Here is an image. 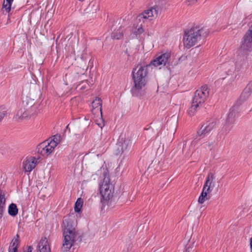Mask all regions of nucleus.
I'll return each instance as SVG.
<instances>
[{"label":"nucleus","instance_id":"36","mask_svg":"<svg viewBox=\"0 0 252 252\" xmlns=\"http://www.w3.org/2000/svg\"><path fill=\"white\" fill-rule=\"evenodd\" d=\"M5 115V111H0V122L2 120Z\"/></svg>","mask_w":252,"mask_h":252},{"label":"nucleus","instance_id":"17","mask_svg":"<svg viewBox=\"0 0 252 252\" xmlns=\"http://www.w3.org/2000/svg\"><path fill=\"white\" fill-rule=\"evenodd\" d=\"M252 94V80L250 81L243 90L241 97L244 99L248 98Z\"/></svg>","mask_w":252,"mask_h":252},{"label":"nucleus","instance_id":"8","mask_svg":"<svg viewBox=\"0 0 252 252\" xmlns=\"http://www.w3.org/2000/svg\"><path fill=\"white\" fill-rule=\"evenodd\" d=\"M63 239L61 250L63 252H68L74 245L75 242L80 238L79 234H63Z\"/></svg>","mask_w":252,"mask_h":252},{"label":"nucleus","instance_id":"27","mask_svg":"<svg viewBox=\"0 0 252 252\" xmlns=\"http://www.w3.org/2000/svg\"><path fill=\"white\" fill-rule=\"evenodd\" d=\"M200 105H196L195 104L193 103V102L192 101L191 106L189 108L188 110V114L190 116H193L195 114V111L196 110V109L199 107Z\"/></svg>","mask_w":252,"mask_h":252},{"label":"nucleus","instance_id":"29","mask_svg":"<svg viewBox=\"0 0 252 252\" xmlns=\"http://www.w3.org/2000/svg\"><path fill=\"white\" fill-rule=\"evenodd\" d=\"M204 126L208 131L210 132L214 128L215 123L214 121L209 122H207L206 124L204 125Z\"/></svg>","mask_w":252,"mask_h":252},{"label":"nucleus","instance_id":"2","mask_svg":"<svg viewBox=\"0 0 252 252\" xmlns=\"http://www.w3.org/2000/svg\"><path fill=\"white\" fill-rule=\"evenodd\" d=\"M38 112L34 100L27 97L23 101L21 107L15 116V119L19 121H26L35 116Z\"/></svg>","mask_w":252,"mask_h":252},{"label":"nucleus","instance_id":"40","mask_svg":"<svg viewBox=\"0 0 252 252\" xmlns=\"http://www.w3.org/2000/svg\"><path fill=\"white\" fill-rule=\"evenodd\" d=\"M251 27H252V25H251Z\"/></svg>","mask_w":252,"mask_h":252},{"label":"nucleus","instance_id":"19","mask_svg":"<svg viewBox=\"0 0 252 252\" xmlns=\"http://www.w3.org/2000/svg\"><path fill=\"white\" fill-rule=\"evenodd\" d=\"M19 244V236L18 235L12 239L9 248V252H17V248Z\"/></svg>","mask_w":252,"mask_h":252},{"label":"nucleus","instance_id":"3","mask_svg":"<svg viewBox=\"0 0 252 252\" xmlns=\"http://www.w3.org/2000/svg\"><path fill=\"white\" fill-rule=\"evenodd\" d=\"M148 64L138 65L133 71V79L135 91H140L144 89L147 82Z\"/></svg>","mask_w":252,"mask_h":252},{"label":"nucleus","instance_id":"35","mask_svg":"<svg viewBox=\"0 0 252 252\" xmlns=\"http://www.w3.org/2000/svg\"><path fill=\"white\" fill-rule=\"evenodd\" d=\"M97 148V152H99V153H104L105 151V149L104 147H96Z\"/></svg>","mask_w":252,"mask_h":252},{"label":"nucleus","instance_id":"13","mask_svg":"<svg viewBox=\"0 0 252 252\" xmlns=\"http://www.w3.org/2000/svg\"><path fill=\"white\" fill-rule=\"evenodd\" d=\"M242 47L246 50H249L252 48V28L251 27L244 36Z\"/></svg>","mask_w":252,"mask_h":252},{"label":"nucleus","instance_id":"31","mask_svg":"<svg viewBox=\"0 0 252 252\" xmlns=\"http://www.w3.org/2000/svg\"><path fill=\"white\" fill-rule=\"evenodd\" d=\"M210 197H207L203 196V194H200L198 198V202L199 204H203L205 201L209 200Z\"/></svg>","mask_w":252,"mask_h":252},{"label":"nucleus","instance_id":"38","mask_svg":"<svg viewBox=\"0 0 252 252\" xmlns=\"http://www.w3.org/2000/svg\"><path fill=\"white\" fill-rule=\"evenodd\" d=\"M97 124L98 125V126L100 127V128H102V127L104 126V124L102 122V123L101 124H99V123H97Z\"/></svg>","mask_w":252,"mask_h":252},{"label":"nucleus","instance_id":"25","mask_svg":"<svg viewBox=\"0 0 252 252\" xmlns=\"http://www.w3.org/2000/svg\"><path fill=\"white\" fill-rule=\"evenodd\" d=\"M132 32L136 36H138L141 35L144 32L143 26L140 25H137L132 30Z\"/></svg>","mask_w":252,"mask_h":252},{"label":"nucleus","instance_id":"28","mask_svg":"<svg viewBox=\"0 0 252 252\" xmlns=\"http://www.w3.org/2000/svg\"><path fill=\"white\" fill-rule=\"evenodd\" d=\"M90 84L88 80L83 81L78 86V88L80 90H85L88 89L90 87Z\"/></svg>","mask_w":252,"mask_h":252},{"label":"nucleus","instance_id":"21","mask_svg":"<svg viewBox=\"0 0 252 252\" xmlns=\"http://www.w3.org/2000/svg\"><path fill=\"white\" fill-rule=\"evenodd\" d=\"M124 29L123 28H121L119 29L112 33V38L114 39L117 40L122 38L124 36Z\"/></svg>","mask_w":252,"mask_h":252},{"label":"nucleus","instance_id":"12","mask_svg":"<svg viewBox=\"0 0 252 252\" xmlns=\"http://www.w3.org/2000/svg\"><path fill=\"white\" fill-rule=\"evenodd\" d=\"M39 162V158L34 157L27 158L22 163L23 169L26 172H30L36 166Z\"/></svg>","mask_w":252,"mask_h":252},{"label":"nucleus","instance_id":"39","mask_svg":"<svg viewBox=\"0 0 252 252\" xmlns=\"http://www.w3.org/2000/svg\"><path fill=\"white\" fill-rule=\"evenodd\" d=\"M250 248L251 251L252 252V237L250 239Z\"/></svg>","mask_w":252,"mask_h":252},{"label":"nucleus","instance_id":"26","mask_svg":"<svg viewBox=\"0 0 252 252\" xmlns=\"http://www.w3.org/2000/svg\"><path fill=\"white\" fill-rule=\"evenodd\" d=\"M83 201L81 198H78L74 205V210L76 212H79L82 207Z\"/></svg>","mask_w":252,"mask_h":252},{"label":"nucleus","instance_id":"9","mask_svg":"<svg viewBox=\"0 0 252 252\" xmlns=\"http://www.w3.org/2000/svg\"><path fill=\"white\" fill-rule=\"evenodd\" d=\"M209 91L207 86H204L197 90L193 99V103L196 105H201L209 96Z\"/></svg>","mask_w":252,"mask_h":252},{"label":"nucleus","instance_id":"37","mask_svg":"<svg viewBox=\"0 0 252 252\" xmlns=\"http://www.w3.org/2000/svg\"><path fill=\"white\" fill-rule=\"evenodd\" d=\"M33 248L31 246H29L27 252H32Z\"/></svg>","mask_w":252,"mask_h":252},{"label":"nucleus","instance_id":"22","mask_svg":"<svg viewBox=\"0 0 252 252\" xmlns=\"http://www.w3.org/2000/svg\"><path fill=\"white\" fill-rule=\"evenodd\" d=\"M215 147V141L213 140L210 139L203 144V148L206 150L212 151Z\"/></svg>","mask_w":252,"mask_h":252},{"label":"nucleus","instance_id":"33","mask_svg":"<svg viewBox=\"0 0 252 252\" xmlns=\"http://www.w3.org/2000/svg\"><path fill=\"white\" fill-rule=\"evenodd\" d=\"M212 191L203 188L201 194H203V196H205L207 197H210L209 194Z\"/></svg>","mask_w":252,"mask_h":252},{"label":"nucleus","instance_id":"34","mask_svg":"<svg viewBox=\"0 0 252 252\" xmlns=\"http://www.w3.org/2000/svg\"><path fill=\"white\" fill-rule=\"evenodd\" d=\"M137 53V49H135V51L133 54H132L131 52L130 51V50H129V51H126V53L127 55V56L128 57V59H130L131 58H133L134 55Z\"/></svg>","mask_w":252,"mask_h":252},{"label":"nucleus","instance_id":"16","mask_svg":"<svg viewBox=\"0 0 252 252\" xmlns=\"http://www.w3.org/2000/svg\"><path fill=\"white\" fill-rule=\"evenodd\" d=\"M215 186V176L213 173H209L203 188L212 191Z\"/></svg>","mask_w":252,"mask_h":252},{"label":"nucleus","instance_id":"23","mask_svg":"<svg viewBox=\"0 0 252 252\" xmlns=\"http://www.w3.org/2000/svg\"><path fill=\"white\" fill-rule=\"evenodd\" d=\"M8 212L10 216H15L18 212L16 205L13 203L11 204L8 207Z\"/></svg>","mask_w":252,"mask_h":252},{"label":"nucleus","instance_id":"20","mask_svg":"<svg viewBox=\"0 0 252 252\" xmlns=\"http://www.w3.org/2000/svg\"><path fill=\"white\" fill-rule=\"evenodd\" d=\"M5 204V198L3 193L0 191V219L3 216Z\"/></svg>","mask_w":252,"mask_h":252},{"label":"nucleus","instance_id":"24","mask_svg":"<svg viewBox=\"0 0 252 252\" xmlns=\"http://www.w3.org/2000/svg\"><path fill=\"white\" fill-rule=\"evenodd\" d=\"M13 0H4L2 4V9L6 12L11 10V4Z\"/></svg>","mask_w":252,"mask_h":252},{"label":"nucleus","instance_id":"4","mask_svg":"<svg viewBox=\"0 0 252 252\" xmlns=\"http://www.w3.org/2000/svg\"><path fill=\"white\" fill-rule=\"evenodd\" d=\"M61 136L56 135L53 138L48 139L40 143L37 147L38 153L43 157H47L53 152L60 142Z\"/></svg>","mask_w":252,"mask_h":252},{"label":"nucleus","instance_id":"10","mask_svg":"<svg viewBox=\"0 0 252 252\" xmlns=\"http://www.w3.org/2000/svg\"><path fill=\"white\" fill-rule=\"evenodd\" d=\"M131 141L128 137H120L117 143L116 154L121 155L126 153L131 148Z\"/></svg>","mask_w":252,"mask_h":252},{"label":"nucleus","instance_id":"32","mask_svg":"<svg viewBox=\"0 0 252 252\" xmlns=\"http://www.w3.org/2000/svg\"><path fill=\"white\" fill-rule=\"evenodd\" d=\"M199 0H186V3L188 6H192L196 4Z\"/></svg>","mask_w":252,"mask_h":252},{"label":"nucleus","instance_id":"5","mask_svg":"<svg viewBox=\"0 0 252 252\" xmlns=\"http://www.w3.org/2000/svg\"><path fill=\"white\" fill-rule=\"evenodd\" d=\"M99 192L103 200L108 201L111 199L114 193V186L111 182L109 176H105L99 184Z\"/></svg>","mask_w":252,"mask_h":252},{"label":"nucleus","instance_id":"11","mask_svg":"<svg viewBox=\"0 0 252 252\" xmlns=\"http://www.w3.org/2000/svg\"><path fill=\"white\" fill-rule=\"evenodd\" d=\"M158 15V7L157 6L150 7L139 15V19H148L152 20L156 18Z\"/></svg>","mask_w":252,"mask_h":252},{"label":"nucleus","instance_id":"18","mask_svg":"<svg viewBox=\"0 0 252 252\" xmlns=\"http://www.w3.org/2000/svg\"><path fill=\"white\" fill-rule=\"evenodd\" d=\"M99 5L97 3L94 2H91L87 8L86 9L85 11L86 14H91L95 13L98 10Z\"/></svg>","mask_w":252,"mask_h":252},{"label":"nucleus","instance_id":"6","mask_svg":"<svg viewBox=\"0 0 252 252\" xmlns=\"http://www.w3.org/2000/svg\"><path fill=\"white\" fill-rule=\"evenodd\" d=\"M171 57V53L167 52L157 55L148 65L160 69L165 66Z\"/></svg>","mask_w":252,"mask_h":252},{"label":"nucleus","instance_id":"7","mask_svg":"<svg viewBox=\"0 0 252 252\" xmlns=\"http://www.w3.org/2000/svg\"><path fill=\"white\" fill-rule=\"evenodd\" d=\"M76 222L70 217L65 218L63 220L62 228L63 234H79L76 230Z\"/></svg>","mask_w":252,"mask_h":252},{"label":"nucleus","instance_id":"15","mask_svg":"<svg viewBox=\"0 0 252 252\" xmlns=\"http://www.w3.org/2000/svg\"><path fill=\"white\" fill-rule=\"evenodd\" d=\"M92 112L94 115H98L100 114V116H102V100L101 99L96 97L93 100L92 103Z\"/></svg>","mask_w":252,"mask_h":252},{"label":"nucleus","instance_id":"14","mask_svg":"<svg viewBox=\"0 0 252 252\" xmlns=\"http://www.w3.org/2000/svg\"><path fill=\"white\" fill-rule=\"evenodd\" d=\"M51 242L46 237L42 238L39 244L37 252H51Z\"/></svg>","mask_w":252,"mask_h":252},{"label":"nucleus","instance_id":"30","mask_svg":"<svg viewBox=\"0 0 252 252\" xmlns=\"http://www.w3.org/2000/svg\"><path fill=\"white\" fill-rule=\"evenodd\" d=\"M209 132L204 125H203L197 131V135L199 136L203 135Z\"/></svg>","mask_w":252,"mask_h":252},{"label":"nucleus","instance_id":"1","mask_svg":"<svg viewBox=\"0 0 252 252\" xmlns=\"http://www.w3.org/2000/svg\"><path fill=\"white\" fill-rule=\"evenodd\" d=\"M208 34L207 29L200 27H195L185 32L183 37V44L185 47L189 49L200 41L202 38Z\"/></svg>","mask_w":252,"mask_h":252}]
</instances>
